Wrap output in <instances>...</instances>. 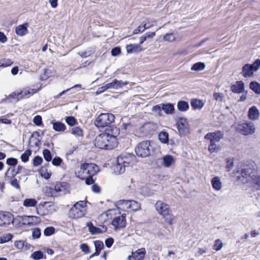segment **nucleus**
<instances>
[{
  "mask_svg": "<svg viewBox=\"0 0 260 260\" xmlns=\"http://www.w3.org/2000/svg\"><path fill=\"white\" fill-rule=\"evenodd\" d=\"M86 226L88 228L89 232L92 235L105 233L107 230V228L105 225H100L99 227H96L91 222H87Z\"/></svg>",
  "mask_w": 260,
  "mask_h": 260,
  "instance_id": "nucleus-13",
  "label": "nucleus"
},
{
  "mask_svg": "<svg viewBox=\"0 0 260 260\" xmlns=\"http://www.w3.org/2000/svg\"><path fill=\"white\" fill-rule=\"evenodd\" d=\"M226 168L228 169V170L229 171H230L233 166H234V161L231 159H227L226 161Z\"/></svg>",
  "mask_w": 260,
  "mask_h": 260,
  "instance_id": "nucleus-64",
  "label": "nucleus"
},
{
  "mask_svg": "<svg viewBox=\"0 0 260 260\" xmlns=\"http://www.w3.org/2000/svg\"><path fill=\"white\" fill-rule=\"evenodd\" d=\"M40 174L42 177L48 179L51 177V173L50 171H48L46 168L42 167L40 169Z\"/></svg>",
  "mask_w": 260,
  "mask_h": 260,
  "instance_id": "nucleus-44",
  "label": "nucleus"
},
{
  "mask_svg": "<svg viewBox=\"0 0 260 260\" xmlns=\"http://www.w3.org/2000/svg\"><path fill=\"white\" fill-rule=\"evenodd\" d=\"M205 68V64L203 62H199L194 63L191 67V70L193 71H200L203 70Z\"/></svg>",
  "mask_w": 260,
  "mask_h": 260,
  "instance_id": "nucleus-43",
  "label": "nucleus"
},
{
  "mask_svg": "<svg viewBox=\"0 0 260 260\" xmlns=\"http://www.w3.org/2000/svg\"><path fill=\"white\" fill-rule=\"evenodd\" d=\"M161 105H155L152 107V111H153L156 115L160 116L161 115Z\"/></svg>",
  "mask_w": 260,
  "mask_h": 260,
  "instance_id": "nucleus-56",
  "label": "nucleus"
},
{
  "mask_svg": "<svg viewBox=\"0 0 260 260\" xmlns=\"http://www.w3.org/2000/svg\"><path fill=\"white\" fill-rule=\"evenodd\" d=\"M260 67V59H257L252 64H246L242 68L241 74L245 77H251L253 72L258 70Z\"/></svg>",
  "mask_w": 260,
  "mask_h": 260,
  "instance_id": "nucleus-5",
  "label": "nucleus"
},
{
  "mask_svg": "<svg viewBox=\"0 0 260 260\" xmlns=\"http://www.w3.org/2000/svg\"><path fill=\"white\" fill-rule=\"evenodd\" d=\"M146 28H145L144 26L142 24V25H139L138 27H137L136 29L134 30L133 33L134 34H137L140 32H143Z\"/></svg>",
  "mask_w": 260,
  "mask_h": 260,
  "instance_id": "nucleus-62",
  "label": "nucleus"
},
{
  "mask_svg": "<svg viewBox=\"0 0 260 260\" xmlns=\"http://www.w3.org/2000/svg\"><path fill=\"white\" fill-rule=\"evenodd\" d=\"M33 122L37 125H40L42 123V117L40 115L35 116L33 119Z\"/></svg>",
  "mask_w": 260,
  "mask_h": 260,
  "instance_id": "nucleus-61",
  "label": "nucleus"
},
{
  "mask_svg": "<svg viewBox=\"0 0 260 260\" xmlns=\"http://www.w3.org/2000/svg\"><path fill=\"white\" fill-rule=\"evenodd\" d=\"M126 51L128 53L140 52L143 50L140 44H131L126 46Z\"/></svg>",
  "mask_w": 260,
  "mask_h": 260,
  "instance_id": "nucleus-26",
  "label": "nucleus"
},
{
  "mask_svg": "<svg viewBox=\"0 0 260 260\" xmlns=\"http://www.w3.org/2000/svg\"><path fill=\"white\" fill-rule=\"evenodd\" d=\"M94 145L98 148L106 149L105 133H102L96 137L94 140Z\"/></svg>",
  "mask_w": 260,
  "mask_h": 260,
  "instance_id": "nucleus-19",
  "label": "nucleus"
},
{
  "mask_svg": "<svg viewBox=\"0 0 260 260\" xmlns=\"http://www.w3.org/2000/svg\"><path fill=\"white\" fill-rule=\"evenodd\" d=\"M191 107L194 109H201L204 106V102L202 100L192 99L190 101Z\"/></svg>",
  "mask_w": 260,
  "mask_h": 260,
  "instance_id": "nucleus-31",
  "label": "nucleus"
},
{
  "mask_svg": "<svg viewBox=\"0 0 260 260\" xmlns=\"http://www.w3.org/2000/svg\"><path fill=\"white\" fill-rule=\"evenodd\" d=\"M95 251L100 253V251L104 247L103 242L100 240H96L94 242Z\"/></svg>",
  "mask_w": 260,
  "mask_h": 260,
  "instance_id": "nucleus-50",
  "label": "nucleus"
},
{
  "mask_svg": "<svg viewBox=\"0 0 260 260\" xmlns=\"http://www.w3.org/2000/svg\"><path fill=\"white\" fill-rule=\"evenodd\" d=\"M37 92V90L30 88H24L20 92L13 93V96L19 100L22 98H28Z\"/></svg>",
  "mask_w": 260,
  "mask_h": 260,
  "instance_id": "nucleus-18",
  "label": "nucleus"
},
{
  "mask_svg": "<svg viewBox=\"0 0 260 260\" xmlns=\"http://www.w3.org/2000/svg\"><path fill=\"white\" fill-rule=\"evenodd\" d=\"M163 39L165 41L172 42L176 40V35L172 32L168 33L164 36Z\"/></svg>",
  "mask_w": 260,
  "mask_h": 260,
  "instance_id": "nucleus-45",
  "label": "nucleus"
},
{
  "mask_svg": "<svg viewBox=\"0 0 260 260\" xmlns=\"http://www.w3.org/2000/svg\"><path fill=\"white\" fill-rule=\"evenodd\" d=\"M44 159L47 161H50L52 159V156L50 151L48 149H45L43 151Z\"/></svg>",
  "mask_w": 260,
  "mask_h": 260,
  "instance_id": "nucleus-51",
  "label": "nucleus"
},
{
  "mask_svg": "<svg viewBox=\"0 0 260 260\" xmlns=\"http://www.w3.org/2000/svg\"><path fill=\"white\" fill-rule=\"evenodd\" d=\"M46 204H47L46 202H43V203H41L38 205L36 206V212H37V213L38 215H44L43 213H41V210L42 208L43 207H44L45 205Z\"/></svg>",
  "mask_w": 260,
  "mask_h": 260,
  "instance_id": "nucleus-59",
  "label": "nucleus"
},
{
  "mask_svg": "<svg viewBox=\"0 0 260 260\" xmlns=\"http://www.w3.org/2000/svg\"><path fill=\"white\" fill-rule=\"evenodd\" d=\"M43 253L41 251H36L34 252L31 255V257L35 260H39L43 258Z\"/></svg>",
  "mask_w": 260,
  "mask_h": 260,
  "instance_id": "nucleus-48",
  "label": "nucleus"
},
{
  "mask_svg": "<svg viewBox=\"0 0 260 260\" xmlns=\"http://www.w3.org/2000/svg\"><path fill=\"white\" fill-rule=\"evenodd\" d=\"M13 219L11 213L0 212V226L10 224L11 222H13Z\"/></svg>",
  "mask_w": 260,
  "mask_h": 260,
  "instance_id": "nucleus-15",
  "label": "nucleus"
},
{
  "mask_svg": "<svg viewBox=\"0 0 260 260\" xmlns=\"http://www.w3.org/2000/svg\"><path fill=\"white\" fill-rule=\"evenodd\" d=\"M251 184L254 187L260 188V174H258L257 172L254 177H253V181Z\"/></svg>",
  "mask_w": 260,
  "mask_h": 260,
  "instance_id": "nucleus-42",
  "label": "nucleus"
},
{
  "mask_svg": "<svg viewBox=\"0 0 260 260\" xmlns=\"http://www.w3.org/2000/svg\"><path fill=\"white\" fill-rule=\"evenodd\" d=\"M38 201L35 199L28 198L25 199L23 202V205L27 208L36 207Z\"/></svg>",
  "mask_w": 260,
  "mask_h": 260,
  "instance_id": "nucleus-34",
  "label": "nucleus"
},
{
  "mask_svg": "<svg viewBox=\"0 0 260 260\" xmlns=\"http://www.w3.org/2000/svg\"><path fill=\"white\" fill-rule=\"evenodd\" d=\"M145 252V248L139 249L135 252H132V255L128 256V260H143Z\"/></svg>",
  "mask_w": 260,
  "mask_h": 260,
  "instance_id": "nucleus-21",
  "label": "nucleus"
},
{
  "mask_svg": "<svg viewBox=\"0 0 260 260\" xmlns=\"http://www.w3.org/2000/svg\"><path fill=\"white\" fill-rule=\"evenodd\" d=\"M28 23H25L23 24L18 25L16 27L15 32L19 36H23L27 33Z\"/></svg>",
  "mask_w": 260,
  "mask_h": 260,
  "instance_id": "nucleus-30",
  "label": "nucleus"
},
{
  "mask_svg": "<svg viewBox=\"0 0 260 260\" xmlns=\"http://www.w3.org/2000/svg\"><path fill=\"white\" fill-rule=\"evenodd\" d=\"M125 165L124 166L122 163H120L117 160V164L114 167V171L115 173L117 174H120L123 173L125 171Z\"/></svg>",
  "mask_w": 260,
  "mask_h": 260,
  "instance_id": "nucleus-35",
  "label": "nucleus"
},
{
  "mask_svg": "<svg viewBox=\"0 0 260 260\" xmlns=\"http://www.w3.org/2000/svg\"><path fill=\"white\" fill-rule=\"evenodd\" d=\"M222 247V243L220 240L217 239L215 241L213 246V249L216 251L220 250Z\"/></svg>",
  "mask_w": 260,
  "mask_h": 260,
  "instance_id": "nucleus-52",
  "label": "nucleus"
},
{
  "mask_svg": "<svg viewBox=\"0 0 260 260\" xmlns=\"http://www.w3.org/2000/svg\"><path fill=\"white\" fill-rule=\"evenodd\" d=\"M177 108L180 111H186L189 108L188 103L183 101H179L177 103Z\"/></svg>",
  "mask_w": 260,
  "mask_h": 260,
  "instance_id": "nucleus-40",
  "label": "nucleus"
},
{
  "mask_svg": "<svg viewBox=\"0 0 260 260\" xmlns=\"http://www.w3.org/2000/svg\"><path fill=\"white\" fill-rule=\"evenodd\" d=\"M52 125L56 132H63L66 128L65 124L59 121L52 122Z\"/></svg>",
  "mask_w": 260,
  "mask_h": 260,
  "instance_id": "nucleus-36",
  "label": "nucleus"
},
{
  "mask_svg": "<svg viewBox=\"0 0 260 260\" xmlns=\"http://www.w3.org/2000/svg\"><path fill=\"white\" fill-rule=\"evenodd\" d=\"M41 231L39 228H35L33 230L32 232V236L33 238L36 239L40 238L41 236Z\"/></svg>",
  "mask_w": 260,
  "mask_h": 260,
  "instance_id": "nucleus-58",
  "label": "nucleus"
},
{
  "mask_svg": "<svg viewBox=\"0 0 260 260\" xmlns=\"http://www.w3.org/2000/svg\"><path fill=\"white\" fill-rule=\"evenodd\" d=\"M156 186V185H153L151 187L148 186H144L140 189V193L144 197L152 196L156 191V190L154 188H155Z\"/></svg>",
  "mask_w": 260,
  "mask_h": 260,
  "instance_id": "nucleus-22",
  "label": "nucleus"
},
{
  "mask_svg": "<svg viewBox=\"0 0 260 260\" xmlns=\"http://www.w3.org/2000/svg\"><path fill=\"white\" fill-rule=\"evenodd\" d=\"M40 133L38 132H34L31 135L29 140V147L31 148H38L40 144Z\"/></svg>",
  "mask_w": 260,
  "mask_h": 260,
  "instance_id": "nucleus-17",
  "label": "nucleus"
},
{
  "mask_svg": "<svg viewBox=\"0 0 260 260\" xmlns=\"http://www.w3.org/2000/svg\"><path fill=\"white\" fill-rule=\"evenodd\" d=\"M155 36L154 32H146L144 35L142 36L140 38L139 44L140 46L147 39H152Z\"/></svg>",
  "mask_w": 260,
  "mask_h": 260,
  "instance_id": "nucleus-38",
  "label": "nucleus"
},
{
  "mask_svg": "<svg viewBox=\"0 0 260 260\" xmlns=\"http://www.w3.org/2000/svg\"><path fill=\"white\" fill-rule=\"evenodd\" d=\"M106 149L111 150L116 147L118 142L116 136L105 133Z\"/></svg>",
  "mask_w": 260,
  "mask_h": 260,
  "instance_id": "nucleus-12",
  "label": "nucleus"
},
{
  "mask_svg": "<svg viewBox=\"0 0 260 260\" xmlns=\"http://www.w3.org/2000/svg\"><path fill=\"white\" fill-rule=\"evenodd\" d=\"M155 22L154 20H147L146 21H144L142 24L146 29H148L152 26Z\"/></svg>",
  "mask_w": 260,
  "mask_h": 260,
  "instance_id": "nucleus-57",
  "label": "nucleus"
},
{
  "mask_svg": "<svg viewBox=\"0 0 260 260\" xmlns=\"http://www.w3.org/2000/svg\"><path fill=\"white\" fill-rule=\"evenodd\" d=\"M55 229L53 227L50 226L46 228L44 231V234L46 236H49L54 234Z\"/></svg>",
  "mask_w": 260,
  "mask_h": 260,
  "instance_id": "nucleus-53",
  "label": "nucleus"
},
{
  "mask_svg": "<svg viewBox=\"0 0 260 260\" xmlns=\"http://www.w3.org/2000/svg\"><path fill=\"white\" fill-rule=\"evenodd\" d=\"M112 225L115 231L125 228L126 226L125 214L119 215L113 218Z\"/></svg>",
  "mask_w": 260,
  "mask_h": 260,
  "instance_id": "nucleus-9",
  "label": "nucleus"
},
{
  "mask_svg": "<svg viewBox=\"0 0 260 260\" xmlns=\"http://www.w3.org/2000/svg\"><path fill=\"white\" fill-rule=\"evenodd\" d=\"M86 204L84 201H80L74 204L69 211L70 217L76 219L84 216L86 212Z\"/></svg>",
  "mask_w": 260,
  "mask_h": 260,
  "instance_id": "nucleus-3",
  "label": "nucleus"
},
{
  "mask_svg": "<svg viewBox=\"0 0 260 260\" xmlns=\"http://www.w3.org/2000/svg\"><path fill=\"white\" fill-rule=\"evenodd\" d=\"M114 119V115L111 113H102L96 117L94 124L98 127H104L113 122Z\"/></svg>",
  "mask_w": 260,
  "mask_h": 260,
  "instance_id": "nucleus-4",
  "label": "nucleus"
},
{
  "mask_svg": "<svg viewBox=\"0 0 260 260\" xmlns=\"http://www.w3.org/2000/svg\"><path fill=\"white\" fill-rule=\"evenodd\" d=\"M85 163L81 164L79 168H77L75 171L76 175L77 177L81 179H85V178L89 177Z\"/></svg>",
  "mask_w": 260,
  "mask_h": 260,
  "instance_id": "nucleus-20",
  "label": "nucleus"
},
{
  "mask_svg": "<svg viewBox=\"0 0 260 260\" xmlns=\"http://www.w3.org/2000/svg\"><path fill=\"white\" fill-rule=\"evenodd\" d=\"M115 206L118 210L129 212V200H119L116 202Z\"/></svg>",
  "mask_w": 260,
  "mask_h": 260,
  "instance_id": "nucleus-27",
  "label": "nucleus"
},
{
  "mask_svg": "<svg viewBox=\"0 0 260 260\" xmlns=\"http://www.w3.org/2000/svg\"><path fill=\"white\" fill-rule=\"evenodd\" d=\"M248 116L251 120H256L259 117V111L255 106L251 107L248 111Z\"/></svg>",
  "mask_w": 260,
  "mask_h": 260,
  "instance_id": "nucleus-32",
  "label": "nucleus"
},
{
  "mask_svg": "<svg viewBox=\"0 0 260 260\" xmlns=\"http://www.w3.org/2000/svg\"><path fill=\"white\" fill-rule=\"evenodd\" d=\"M71 133L76 137L83 136V131L82 129L78 126L73 127L72 128Z\"/></svg>",
  "mask_w": 260,
  "mask_h": 260,
  "instance_id": "nucleus-46",
  "label": "nucleus"
},
{
  "mask_svg": "<svg viewBox=\"0 0 260 260\" xmlns=\"http://www.w3.org/2000/svg\"><path fill=\"white\" fill-rule=\"evenodd\" d=\"M150 142L149 141H144L140 142L136 148L135 151L138 156L145 157L150 153Z\"/></svg>",
  "mask_w": 260,
  "mask_h": 260,
  "instance_id": "nucleus-6",
  "label": "nucleus"
},
{
  "mask_svg": "<svg viewBox=\"0 0 260 260\" xmlns=\"http://www.w3.org/2000/svg\"><path fill=\"white\" fill-rule=\"evenodd\" d=\"M66 122L68 125L73 126L76 124V120L73 116H68L66 118Z\"/></svg>",
  "mask_w": 260,
  "mask_h": 260,
  "instance_id": "nucleus-54",
  "label": "nucleus"
},
{
  "mask_svg": "<svg viewBox=\"0 0 260 260\" xmlns=\"http://www.w3.org/2000/svg\"><path fill=\"white\" fill-rule=\"evenodd\" d=\"M86 170H87L88 175L89 176H93L96 174L100 171L99 167L93 163H85Z\"/></svg>",
  "mask_w": 260,
  "mask_h": 260,
  "instance_id": "nucleus-24",
  "label": "nucleus"
},
{
  "mask_svg": "<svg viewBox=\"0 0 260 260\" xmlns=\"http://www.w3.org/2000/svg\"><path fill=\"white\" fill-rule=\"evenodd\" d=\"M178 131L180 135H185L188 133L189 127L186 119L180 118L177 122Z\"/></svg>",
  "mask_w": 260,
  "mask_h": 260,
  "instance_id": "nucleus-11",
  "label": "nucleus"
},
{
  "mask_svg": "<svg viewBox=\"0 0 260 260\" xmlns=\"http://www.w3.org/2000/svg\"><path fill=\"white\" fill-rule=\"evenodd\" d=\"M43 161V159L39 156H36L33 159V165L35 167H38L40 165Z\"/></svg>",
  "mask_w": 260,
  "mask_h": 260,
  "instance_id": "nucleus-55",
  "label": "nucleus"
},
{
  "mask_svg": "<svg viewBox=\"0 0 260 260\" xmlns=\"http://www.w3.org/2000/svg\"><path fill=\"white\" fill-rule=\"evenodd\" d=\"M158 139L159 141L164 143L167 144L169 141V135L166 132H161L158 135Z\"/></svg>",
  "mask_w": 260,
  "mask_h": 260,
  "instance_id": "nucleus-41",
  "label": "nucleus"
},
{
  "mask_svg": "<svg viewBox=\"0 0 260 260\" xmlns=\"http://www.w3.org/2000/svg\"><path fill=\"white\" fill-rule=\"evenodd\" d=\"M117 160L126 167L133 166L137 162L136 157L132 154L124 153L117 157Z\"/></svg>",
  "mask_w": 260,
  "mask_h": 260,
  "instance_id": "nucleus-8",
  "label": "nucleus"
},
{
  "mask_svg": "<svg viewBox=\"0 0 260 260\" xmlns=\"http://www.w3.org/2000/svg\"><path fill=\"white\" fill-rule=\"evenodd\" d=\"M223 133L220 131H216L213 133H209L205 136L206 140H209L210 143L219 142L223 138Z\"/></svg>",
  "mask_w": 260,
  "mask_h": 260,
  "instance_id": "nucleus-16",
  "label": "nucleus"
},
{
  "mask_svg": "<svg viewBox=\"0 0 260 260\" xmlns=\"http://www.w3.org/2000/svg\"><path fill=\"white\" fill-rule=\"evenodd\" d=\"M69 189V185L66 182L57 183L54 188V191L56 192L58 196L64 195L66 194Z\"/></svg>",
  "mask_w": 260,
  "mask_h": 260,
  "instance_id": "nucleus-14",
  "label": "nucleus"
},
{
  "mask_svg": "<svg viewBox=\"0 0 260 260\" xmlns=\"http://www.w3.org/2000/svg\"><path fill=\"white\" fill-rule=\"evenodd\" d=\"M162 110L167 114H172L174 112V105L171 103L161 104Z\"/></svg>",
  "mask_w": 260,
  "mask_h": 260,
  "instance_id": "nucleus-33",
  "label": "nucleus"
},
{
  "mask_svg": "<svg viewBox=\"0 0 260 260\" xmlns=\"http://www.w3.org/2000/svg\"><path fill=\"white\" fill-rule=\"evenodd\" d=\"M250 88L255 93L260 94V84L256 81H252L249 84Z\"/></svg>",
  "mask_w": 260,
  "mask_h": 260,
  "instance_id": "nucleus-39",
  "label": "nucleus"
},
{
  "mask_svg": "<svg viewBox=\"0 0 260 260\" xmlns=\"http://www.w3.org/2000/svg\"><path fill=\"white\" fill-rule=\"evenodd\" d=\"M62 161V160L60 157H55L53 159V160L52 161V164L54 166H58L60 165Z\"/></svg>",
  "mask_w": 260,
  "mask_h": 260,
  "instance_id": "nucleus-63",
  "label": "nucleus"
},
{
  "mask_svg": "<svg viewBox=\"0 0 260 260\" xmlns=\"http://www.w3.org/2000/svg\"><path fill=\"white\" fill-rule=\"evenodd\" d=\"M155 207L157 212L162 216L167 223L170 225L173 224L175 217L171 213L168 204L162 201H158L156 202Z\"/></svg>",
  "mask_w": 260,
  "mask_h": 260,
  "instance_id": "nucleus-1",
  "label": "nucleus"
},
{
  "mask_svg": "<svg viewBox=\"0 0 260 260\" xmlns=\"http://www.w3.org/2000/svg\"><path fill=\"white\" fill-rule=\"evenodd\" d=\"M256 172V171L254 169L246 168L241 170L240 175L238 177L244 183H247L249 181L251 183L253 181V177L255 176Z\"/></svg>",
  "mask_w": 260,
  "mask_h": 260,
  "instance_id": "nucleus-7",
  "label": "nucleus"
},
{
  "mask_svg": "<svg viewBox=\"0 0 260 260\" xmlns=\"http://www.w3.org/2000/svg\"><path fill=\"white\" fill-rule=\"evenodd\" d=\"M40 221V218L36 216H17L13 219V223L19 227L23 225H35Z\"/></svg>",
  "mask_w": 260,
  "mask_h": 260,
  "instance_id": "nucleus-2",
  "label": "nucleus"
},
{
  "mask_svg": "<svg viewBox=\"0 0 260 260\" xmlns=\"http://www.w3.org/2000/svg\"><path fill=\"white\" fill-rule=\"evenodd\" d=\"M240 132L244 135H251L255 132V128L254 124L251 122L244 123L239 126Z\"/></svg>",
  "mask_w": 260,
  "mask_h": 260,
  "instance_id": "nucleus-10",
  "label": "nucleus"
},
{
  "mask_svg": "<svg viewBox=\"0 0 260 260\" xmlns=\"http://www.w3.org/2000/svg\"><path fill=\"white\" fill-rule=\"evenodd\" d=\"M13 61L10 59L3 58L0 59V67L5 68L11 66Z\"/></svg>",
  "mask_w": 260,
  "mask_h": 260,
  "instance_id": "nucleus-47",
  "label": "nucleus"
},
{
  "mask_svg": "<svg viewBox=\"0 0 260 260\" xmlns=\"http://www.w3.org/2000/svg\"><path fill=\"white\" fill-rule=\"evenodd\" d=\"M141 204L140 203L134 201L129 200V211H137L140 209Z\"/></svg>",
  "mask_w": 260,
  "mask_h": 260,
  "instance_id": "nucleus-37",
  "label": "nucleus"
},
{
  "mask_svg": "<svg viewBox=\"0 0 260 260\" xmlns=\"http://www.w3.org/2000/svg\"><path fill=\"white\" fill-rule=\"evenodd\" d=\"M17 159L15 158H8L7 159L6 163L9 166H15L17 164Z\"/></svg>",
  "mask_w": 260,
  "mask_h": 260,
  "instance_id": "nucleus-60",
  "label": "nucleus"
},
{
  "mask_svg": "<svg viewBox=\"0 0 260 260\" xmlns=\"http://www.w3.org/2000/svg\"><path fill=\"white\" fill-rule=\"evenodd\" d=\"M176 158L171 155H166L162 157V165L166 168H169L175 164Z\"/></svg>",
  "mask_w": 260,
  "mask_h": 260,
  "instance_id": "nucleus-23",
  "label": "nucleus"
},
{
  "mask_svg": "<svg viewBox=\"0 0 260 260\" xmlns=\"http://www.w3.org/2000/svg\"><path fill=\"white\" fill-rule=\"evenodd\" d=\"M128 84L127 82H123L121 80H117L114 79L112 82L107 83L108 88L109 89H118L122 88L125 85Z\"/></svg>",
  "mask_w": 260,
  "mask_h": 260,
  "instance_id": "nucleus-25",
  "label": "nucleus"
},
{
  "mask_svg": "<svg viewBox=\"0 0 260 260\" xmlns=\"http://www.w3.org/2000/svg\"><path fill=\"white\" fill-rule=\"evenodd\" d=\"M31 151L30 150H26L21 156L22 161L26 162L28 160L29 156L31 155Z\"/></svg>",
  "mask_w": 260,
  "mask_h": 260,
  "instance_id": "nucleus-49",
  "label": "nucleus"
},
{
  "mask_svg": "<svg viewBox=\"0 0 260 260\" xmlns=\"http://www.w3.org/2000/svg\"><path fill=\"white\" fill-rule=\"evenodd\" d=\"M244 89V84L243 81H237L235 84L231 86V90L236 93H241L243 92Z\"/></svg>",
  "mask_w": 260,
  "mask_h": 260,
  "instance_id": "nucleus-29",
  "label": "nucleus"
},
{
  "mask_svg": "<svg viewBox=\"0 0 260 260\" xmlns=\"http://www.w3.org/2000/svg\"><path fill=\"white\" fill-rule=\"evenodd\" d=\"M211 184L212 188L215 191H220L222 188V183L218 176H215L211 179Z\"/></svg>",
  "mask_w": 260,
  "mask_h": 260,
  "instance_id": "nucleus-28",
  "label": "nucleus"
}]
</instances>
